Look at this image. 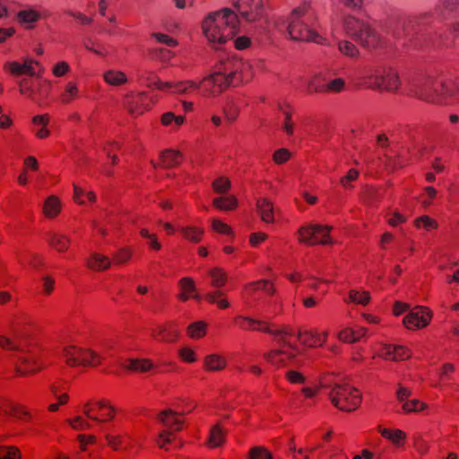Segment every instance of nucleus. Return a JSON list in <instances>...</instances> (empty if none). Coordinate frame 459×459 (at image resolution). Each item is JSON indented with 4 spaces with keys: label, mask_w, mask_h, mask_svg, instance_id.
<instances>
[{
    "label": "nucleus",
    "mask_w": 459,
    "mask_h": 459,
    "mask_svg": "<svg viewBox=\"0 0 459 459\" xmlns=\"http://www.w3.org/2000/svg\"><path fill=\"white\" fill-rule=\"evenodd\" d=\"M251 325H257L259 327H253L254 330H258L272 334L278 347L271 350L264 354V359L273 366L276 368L288 367L296 362L297 354L299 353V349L296 344L291 343L288 338L295 334L294 330L290 326H282L272 329L265 325V322L255 320L251 317H243Z\"/></svg>",
    "instance_id": "obj_1"
},
{
    "label": "nucleus",
    "mask_w": 459,
    "mask_h": 459,
    "mask_svg": "<svg viewBox=\"0 0 459 459\" xmlns=\"http://www.w3.org/2000/svg\"><path fill=\"white\" fill-rule=\"evenodd\" d=\"M313 19L314 13L310 4L304 2L292 10L289 18L277 19L275 26L280 30H286L292 40L323 44V38L308 25Z\"/></svg>",
    "instance_id": "obj_2"
},
{
    "label": "nucleus",
    "mask_w": 459,
    "mask_h": 459,
    "mask_svg": "<svg viewBox=\"0 0 459 459\" xmlns=\"http://www.w3.org/2000/svg\"><path fill=\"white\" fill-rule=\"evenodd\" d=\"M239 19L230 8L209 13L202 22V30L205 38L213 44H224L238 32Z\"/></svg>",
    "instance_id": "obj_3"
},
{
    "label": "nucleus",
    "mask_w": 459,
    "mask_h": 459,
    "mask_svg": "<svg viewBox=\"0 0 459 459\" xmlns=\"http://www.w3.org/2000/svg\"><path fill=\"white\" fill-rule=\"evenodd\" d=\"M457 87L453 82H446L434 74L426 75L419 85V96L427 100L434 102L440 98H448L455 94Z\"/></svg>",
    "instance_id": "obj_4"
},
{
    "label": "nucleus",
    "mask_w": 459,
    "mask_h": 459,
    "mask_svg": "<svg viewBox=\"0 0 459 459\" xmlns=\"http://www.w3.org/2000/svg\"><path fill=\"white\" fill-rule=\"evenodd\" d=\"M322 386L331 389L329 393L331 402L341 411H352L356 410L361 403V394L359 392L348 384H323Z\"/></svg>",
    "instance_id": "obj_5"
},
{
    "label": "nucleus",
    "mask_w": 459,
    "mask_h": 459,
    "mask_svg": "<svg viewBox=\"0 0 459 459\" xmlns=\"http://www.w3.org/2000/svg\"><path fill=\"white\" fill-rule=\"evenodd\" d=\"M363 79L369 87L388 91H397L401 84L398 72L393 67H368Z\"/></svg>",
    "instance_id": "obj_6"
},
{
    "label": "nucleus",
    "mask_w": 459,
    "mask_h": 459,
    "mask_svg": "<svg viewBox=\"0 0 459 459\" xmlns=\"http://www.w3.org/2000/svg\"><path fill=\"white\" fill-rule=\"evenodd\" d=\"M0 347L22 352L17 357L16 363V372L21 376L36 373L44 367L37 353L23 351L22 346L13 343L10 338L0 336Z\"/></svg>",
    "instance_id": "obj_7"
},
{
    "label": "nucleus",
    "mask_w": 459,
    "mask_h": 459,
    "mask_svg": "<svg viewBox=\"0 0 459 459\" xmlns=\"http://www.w3.org/2000/svg\"><path fill=\"white\" fill-rule=\"evenodd\" d=\"M346 32L366 48H374L378 39L375 30L368 23L355 17H348L344 22Z\"/></svg>",
    "instance_id": "obj_8"
},
{
    "label": "nucleus",
    "mask_w": 459,
    "mask_h": 459,
    "mask_svg": "<svg viewBox=\"0 0 459 459\" xmlns=\"http://www.w3.org/2000/svg\"><path fill=\"white\" fill-rule=\"evenodd\" d=\"M63 356L69 366H97L100 363V357L96 352L73 345L63 349Z\"/></svg>",
    "instance_id": "obj_9"
},
{
    "label": "nucleus",
    "mask_w": 459,
    "mask_h": 459,
    "mask_svg": "<svg viewBox=\"0 0 459 459\" xmlns=\"http://www.w3.org/2000/svg\"><path fill=\"white\" fill-rule=\"evenodd\" d=\"M332 228L319 224H310L299 230V241L307 245L332 243L330 231Z\"/></svg>",
    "instance_id": "obj_10"
},
{
    "label": "nucleus",
    "mask_w": 459,
    "mask_h": 459,
    "mask_svg": "<svg viewBox=\"0 0 459 459\" xmlns=\"http://www.w3.org/2000/svg\"><path fill=\"white\" fill-rule=\"evenodd\" d=\"M234 7L247 22L257 21L264 8L263 0H232Z\"/></svg>",
    "instance_id": "obj_11"
},
{
    "label": "nucleus",
    "mask_w": 459,
    "mask_h": 459,
    "mask_svg": "<svg viewBox=\"0 0 459 459\" xmlns=\"http://www.w3.org/2000/svg\"><path fill=\"white\" fill-rule=\"evenodd\" d=\"M244 65L236 59L221 61L214 72L218 76L225 78L226 86L233 85L237 74L242 71Z\"/></svg>",
    "instance_id": "obj_12"
},
{
    "label": "nucleus",
    "mask_w": 459,
    "mask_h": 459,
    "mask_svg": "<svg viewBox=\"0 0 459 459\" xmlns=\"http://www.w3.org/2000/svg\"><path fill=\"white\" fill-rule=\"evenodd\" d=\"M430 318V311L426 307H419L403 318V324L408 329L421 328L429 325Z\"/></svg>",
    "instance_id": "obj_13"
},
{
    "label": "nucleus",
    "mask_w": 459,
    "mask_h": 459,
    "mask_svg": "<svg viewBox=\"0 0 459 459\" xmlns=\"http://www.w3.org/2000/svg\"><path fill=\"white\" fill-rule=\"evenodd\" d=\"M225 78L218 76L215 73L204 77L200 83L203 85L204 91L207 95L216 96L226 88Z\"/></svg>",
    "instance_id": "obj_14"
},
{
    "label": "nucleus",
    "mask_w": 459,
    "mask_h": 459,
    "mask_svg": "<svg viewBox=\"0 0 459 459\" xmlns=\"http://www.w3.org/2000/svg\"><path fill=\"white\" fill-rule=\"evenodd\" d=\"M459 13V0H439L435 14L440 21H447Z\"/></svg>",
    "instance_id": "obj_15"
},
{
    "label": "nucleus",
    "mask_w": 459,
    "mask_h": 459,
    "mask_svg": "<svg viewBox=\"0 0 459 459\" xmlns=\"http://www.w3.org/2000/svg\"><path fill=\"white\" fill-rule=\"evenodd\" d=\"M301 343L308 347H316L322 345L327 337V333L322 334L313 331L299 332L297 334Z\"/></svg>",
    "instance_id": "obj_16"
},
{
    "label": "nucleus",
    "mask_w": 459,
    "mask_h": 459,
    "mask_svg": "<svg viewBox=\"0 0 459 459\" xmlns=\"http://www.w3.org/2000/svg\"><path fill=\"white\" fill-rule=\"evenodd\" d=\"M179 413L177 411L168 409L160 412L158 420L167 428L174 429L175 431L180 430V425L182 421L178 419Z\"/></svg>",
    "instance_id": "obj_17"
},
{
    "label": "nucleus",
    "mask_w": 459,
    "mask_h": 459,
    "mask_svg": "<svg viewBox=\"0 0 459 459\" xmlns=\"http://www.w3.org/2000/svg\"><path fill=\"white\" fill-rule=\"evenodd\" d=\"M160 158L161 160L160 166L169 169L178 166L181 162L183 155L178 151L167 149L160 152Z\"/></svg>",
    "instance_id": "obj_18"
},
{
    "label": "nucleus",
    "mask_w": 459,
    "mask_h": 459,
    "mask_svg": "<svg viewBox=\"0 0 459 459\" xmlns=\"http://www.w3.org/2000/svg\"><path fill=\"white\" fill-rule=\"evenodd\" d=\"M33 60L27 59L23 64H20L16 61L9 62L5 65V67L15 75L29 74L33 76L35 74L34 67L32 66Z\"/></svg>",
    "instance_id": "obj_19"
},
{
    "label": "nucleus",
    "mask_w": 459,
    "mask_h": 459,
    "mask_svg": "<svg viewBox=\"0 0 459 459\" xmlns=\"http://www.w3.org/2000/svg\"><path fill=\"white\" fill-rule=\"evenodd\" d=\"M178 335V331L172 325L169 327L159 326L157 330L152 332V336L162 342H174L177 340Z\"/></svg>",
    "instance_id": "obj_20"
},
{
    "label": "nucleus",
    "mask_w": 459,
    "mask_h": 459,
    "mask_svg": "<svg viewBox=\"0 0 459 459\" xmlns=\"http://www.w3.org/2000/svg\"><path fill=\"white\" fill-rule=\"evenodd\" d=\"M87 265L91 269L103 271V270H107L110 267L111 261L106 255H102L94 253L91 255V256L87 261Z\"/></svg>",
    "instance_id": "obj_21"
},
{
    "label": "nucleus",
    "mask_w": 459,
    "mask_h": 459,
    "mask_svg": "<svg viewBox=\"0 0 459 459\" xmlns=\"http://www.w3.org/2000/svg\"><path fill=\"white\" fill-rule=\"evenodd\" d=\"M226 360L218 354H210L204 358V368L209 371H219L226 367Z\"/></svg>",
    "instance_id": "obj_22"
},
{
    "label": "nucleus",
    "mask_w": 459,
    "mask_h": 459,
    "mask_svg": "<svg viewBox=\"0 0 459 459\" xmlns=\"http://www.w3.org/2000/svg\"><path fill=\"white\" fill-rule=\"evenodd\" d=\"M256 206L261 219L264 222L269 223L273 221V207L269 200L260 199L257 201Z\"/></svg>",
    "instance_id": "obj_23"
},
{
    "label": "nucleus",
    "mask_w": 459,
    "mask_h": 459,
    "mask_svg": "<svg viewBox=\"0 0 459 459\" xmlns=\"http://www.w3.org/2000/svg\"><path fill=\"white\" fill-rule=\"evenodd\" d=\"M345 84L344 79L335 78L322 85V87H316L315 91L338 93L345 89Z\"/></svg>",
    "instance_id": "obj_24"
},
{
    "label": "nucleus",
    "mask_w": 459,
    "mask_h": 459,
    "mask_svg": "<svg viewBox=\"0 0 459 459\" xmlns=\"http://www.w3.org/2000/svg\"><path fill=\"white\" fill-rule=\"evenodd\" d=\"M209 275L212 279V286L217 288L218 290L225 285L228 279L226 272L220 267H214L211 269L209 271Z\"/></svg>",
    "instance_id": "obj_25"
},
{
    "label": "nucleus",
    "mask_w": 459,
    "mask_h": 459,
    "mask_svg": "<svg viewBox=\"0 0 459 459\" xmlns=\"http://www.w3.org/2000/svg\"><path fill=\"white\" fill-rule=\"evenodd\" d=\"M49 244L58 250L59 252H64L67 250L70 239L67 236L59 233H53L48 238Z\"/></svg>",
    "instance_id": "obj_26"
},
{
    "label": "nucleus",
    "mask_w": 459,
    "mask_h": 459,
    "mask_svg": "<svg viewBox=\"0 0 459 459\" xmlns=\"http://www.w3.org/2000/svg\"><path fill=\"white\" fill-rule=\"evenodd\" d=\"M179 286L182 290V293L178 295V299L182 301H186L191 297V293L195 290V282L193 279L184 277L179 281Z\"/></svg>",
    "instance_id": "obj_27"
},
{
    "label": "nucleus",
    "mask_w": 459,
    "mask_h": 459,
    "mask_svg": "<svg viewBox=\"0 0 459 459\" xmlns=\"http://www.w3.org/2000/svg\"><path fill=\"white\" fill-rule=\"evenodd\" d=\"M223 291L221 290H216L212 292H208L205 294V299L212 304H216L220 308L225 309L230 307L229 301L223 298Z\"/></svg>",
    "instance_id": "obj_28"
},
{
    "label": "nucleus",
    "mask_w": 459,
    "mask_h": 459,
    "mask_svg": "<svg viewBox=\"0 0 459 459\" xmlns=\"http://www.w3.org/2000/svg\"><path fill=\"white\" fill-rule=\"evenodd\" d=\"M43 210L46 216L48 218L56 216L60 212V201L55 195L49 196L45 201Z\"/></svg>",
    "instance_id": "obj_29"
},
{
    "label": "nucleus",
    "mask_w": 459,
    "mask_h": 459,
    "mask_svg": "<svg viewBox=\"0 0 459 459\" xmlns=\"http://www.w3.org/2000/svg\"><path fill=\"white\" fill-rule=\"evenodd\" d=\"M35 126H39L35 129L36 135L39 138H45L49 134V131L46 128L48 123V117L47 115L35 116L32 119Z\"/></svg>",
    "instance_id": "obj_30"
},
{
    "label": "nucleus",
    "mask_w": 459,
    "mask_h": 459,
    "mask_svg": "<svg viewBox=\"0 0 459 459\" xmlns=\"http://www.w3.org/2000/svg\"><path fill=\"white\" fill-rule=\"evenodd\" d=\"M213 205L220 210L230 211L237 207L238 201L232 195L217 197L213 199Z\"/></svg>",
    "instance_id": "obj_31"
},
{
    "label": "nucleus",
    "mask_w": 459,
    "mask_h": 459,
    "mask_svg": "<svg viewBox=\"0 0 459 459\" xmlns=\"http://www.w3.org/2000/svg\"><path fill=\"white\" fill-rule=\"evenodd\" d=\"M104 80L110 85L117 86L126 82V76L120 71L109 70L104 74Z\"/></svg>",
    "instance_id": "obj_32"
},
{
    "label": "nucleus",
    "mask_w": 459,
    "mask_h": 459,
    "mask_svg": "<svg viewBox=\"0 0 459 459\" xmlns=\"http://www.w3.org/2000/svg\"><path fill=\"white\" fill-rule=\"evenodd\" d=\"M186 82H178L176 83L172 82H159L158 89L161 91H169L171 90L172 92L178 94H186Z\"/></svg>",
    "instance_id": "obj_33"
},
{
    "label": "nucleus",
    "mask_w": 459,
    "mask_h": 459,
    "mask_svg": "<svg viewBox=\"0 0 459 459\" xmlns=\"http://www.w3.org/2000/svg\"><path fill=\"white\" fill-rule=\"evenodd\" d=\"M225 432L220 424H216L211 429L209 436V443L213 446H220L224 442Z\"/></svg>",
    "instance_id": "obj_34"
},
{
    "label": "nucleus",
    "mask_w": 459,
    "mask_h": 459,
    "mask_svg": "<svg viewBox=\"0 0 459 459\" xmlns=\"http://www.w3.org/2000/svg\"><path fill=\"white\" fill-rule=\"evenodd\" d=\"M370 300V295L368 291L359 292L356 290H351L349 292L348 299H345L346 302H352L355 304L367 305Z\"/></svg>",
    "instance_id": "obj_35"
},
{
    "label": "nucleus",
    "mask_w": 459,
    "mask_h": 459,
    "mask_svg": "<svg viewBox=\"0 0 459 459\" xmlns=\"http://www.w3.org/2000/svg\"><path fill=\"white\" fill-rule=\"evenodd\" d=\"M21 23H33L39 19V13L32 9L20 11L17 14Z\"/></svg>",
    "instance_id": "obj_36"
},
{
    "label": "nucleus",
    "mask_w": 459,
    "mask_h": 459,
    "mask_svg": "<svg viewBox=\"0 0 459 459\" xmlns=\"http://www.w3.org/2000/svg\"><path fill=\"white\" fill-rule=\"evenodd\" d=\"M183 237L193 242H199L203 235V230L194 227H183L180 229Z\"/></svg>",
    "instance_id": "obj_37"
},
{
    "label": "nucleus",
    "mask_w": 459,
    "mask_h": 459,
    "mask_svg": "<svg viewBox=\"0 0 459 459\" xmlns=\"http://www.w3.org/2000/svg\"><path fill=\"white\" fill-rule=\"evenodd\" d=\"M126 368L134 371L145 372L152 368V364L147 359H130Z\"/></svg>",
    "instance_id": "obj_38"
},
{
    "label": "nucleus",
    "mask_w": 459,
    "mask_h": 459,
    "mask_svg": "<svg viewBox=\"0 0 459 459\" xmlns=\"http://www.w3.org/2000/svg\"><path fill=\"white\" fill-rule=\"evenodd\" d=\"M338 48L341 53L351 57H355L359 55L357 47L348 40L339 41Z\"/></svg>",
    "instance_id": "obj_39"
},
{
    "label": "nucleus",
    "mask_w": 459,
    "mask_h": 459,
    "mask_svg": "<svg viewBox=\"0 0 459 459\" xmlns=\"http://www.w3.org/2000/svg\"><path fill=\"white\" fill-rule=\"evenodd\" d=\"M22 454L16 446H0V459H21Z\"/></svg>",
    "instance_id": "obj_40"
},
{
    "label": "nucleus",
    "mask_w": 459,
    "mask_h": 459,
    "mask_svg": "<svg viewBox=\"0 0 459 459\" xmlns=\"http://www.w3.org/2000/svg\"><path fill=\"white\" fill-rule=\"evenodd\" d=\"M427 408V404L419 400L406 401L403 404V409L406 412H418Z\"/></svg>",
    "instance_id": "obj_41"
},
{
    "label": "nucleus",
    "mask_w": 459,
    "mask_h": 459,
    "mask_svg": "<svg viewBox=\"0 0 459 459\" xmlns=\"http://www.w3.org/2000/svg\"><path fill=\"white\" fill-rule=\"evenodd\" d=\"M187 331L192 338H200L205 334V324L202 321L195 322L188 326Z\"/></svg>",
    "instance_id": "obj_42"
},
{
    "label": "nucleus",
    "mask_w": 459,
    "mask_h": 459,
    "mask_svg": "<svg viewBox=\"0 0 459 459\" xmlns=\"http://www.w3.org/2000/svg\"><path fill=\"white\" fill-rule=\"evenodd\" d=\"M249 459H273V455L264 447L255 446L249 451Z\"/></svg>",
    "instance_id": "obj_43"
},
{
    "label": "nucleus",
    "mask_w": 459,
    "mask_h": 459,
    "mask_svg": "<svg viewBox=\"0 0 459 459\" xmlns=\"http://www.w3.org/2000/svg\"><path fill=\"white\" fill-rule=\"evenodd\" d=\"M212 187L218 194H225L230 188V181L227 178L221 177L213 181Z\"/></svg>",
    "instance_id": "obj_44"
},
{
    "label": "nucleus",
    "mask_w": 459,
    "mask_h": 459,
    "mask_svg": "<svg viewBox=\"0 0 459 459\" xmlns=\"http://www.w3.org/2000/svg\"><path fill=\"white\" fill-rule=\"evenodd\" d=\"M415 225L418 228L423 227L425 230H430L437 227V222L427 215H422L415 220Z\"/></svg>",
    "instance_id": "obj_45"
},
{
    "label": "nucleus",
    "mask_w": 459,
    "mask_h": 459,
    "mask_svg": "<svg viewBox=\"0 0 459 459\" xmlns=\"http://www.w3.org/2000/svg\"><path fill=\"white\" fill-rule=\"evenodd\" d=\"M184 120L185 117L183 116H175L172 112H167L161 117L164 126H170L174 122L176 126H179L184 123Z\"/></svg>",
    "instance_id": "obj_46"
},
{
    "label": "nucleus",
    "mask_w": 459,
    "mask_h": 459,
    "mask_svg": "<svg viewBox=\"0 0 459 459\" xmlns=\"http://www.w3.org/2000/svg\"><path fill=\"white\" fill-rule=\"evenodd\" d=\"M78 89L74 82H69L65 90L64 94L61 97V100L65 103H69L72 101L74 98L77 96Z\"/></svg>",
    "instance_id": "obj_47"
},
{
    "label": "nucleus",
    "mask_w": 459,
    "mask_h": 459,
    "mask_svg": "<svg viewBox=\"0 0 459 459\" xmlns=\"http://www.w3.org/2000/svg\"><path fill=\"white\" fill-rule=\"evenodd\" d=\"M339 339L346 342H355L360 339V335H357L354 330L345 329L339 333Z\"/></svg>",
    "instance_id": "obj_48"
},
{
    "label": "nucleus",
    "mask_w": 459,
    "mask_h": 459,
    "mask_svg": "<svg viewBox=\"0 0 459 459\" xmlns=\"http://www.w3.org/2000/svg\"><path fill=\"white\" fill-rule=\"evenodd\" d=\"M71 427L77 430L89 429L91 425L80 416L75 417L74 420H68Z\"/></svg>",
    "instance_id": "obj_49"
},
{
    "label": "nucleus",
    "mask_w": 459,
    "mask_h": 459,
    "mask_svg": "<svg viewBox=\"0 0 459 459\" xmlns=\"http://www.w3.org/2000/svg\"><path fill=\"white\" fill-rule=\"evenodd\" d=\"M400 350H403V346L401 345L385 344L383 347L382 351L379 355L385 359H392V357L394 355V352Z\"/></svg>",
    "instance_id": "obj_50"
},
{
    "label": "nucleus",
    "mask_w": 459,
    "mask_h": 459,
    "mask_svg": "<svg viewBox=\"0 0 459 459\" xmlns=\"http://www.w3.org/2000/svg\"><path fill=\"white\" fill-rule=\"evenodd\" d=\"M131 251L127 248H121L114 255L115 263L122 264L126 263L131 257Z\"/></svg>",
    "instance_id": "obj_51"
},
{
    "label": "nucleus",
    "mask_w": 459,
    "mask_h": 459,
    "mask_svg": "<svg viewBox=\"0 0 459 459\" xmlns=\"http://www.w3.org/2000/svg\"><path fill=\"white\" fill-rule=\"evenodd\" d=\"M279 108H280V110L282 111V113L284 115V124L282 126L283 130L285 131V133L287 134H293V125L290 123L291 113L285 110L281 104L279 105Z\"/></svg>",
    "instance_id": "obj_52"
},
{
    "label": "nucleus",
    "mask_w": 459,
    "mask_h": 459,
    "mask_svg": "<svg viewBox=\"0 0 459 459\" xmlns=\"http://www.w3.org/2000/svg\"><path fill=\"white\" fill-rule=\"evenodd\" d=\"M139 77L143 82H148L149 87L154 85L156 88H158V84L160 82V80L157 79L153 73L151 71H143Z\"/></svg>",
    "instance_id": "obj_53"
},
{
    "label": "nucleus",
    "mask_w": 459,
    "mask_h": 459,
    "mask_svg": "<svg viewBox=\"0 0 459 459\" xmlns=\"http://www.w3.org/2000/svg\"><path fill=\"white\" fill-rule=\"evenodd\" d=\"M290 152L287 149L281 148V149L277 150L273 153V159L275 163L282 164L285 161H287L290 159Z\"/></svg>",
    "instance_id": "obj_54"
},
{
    "label": "nucleus",
    "mask_w": 459,
    "mask_h": 459,
    "mask_svg": "<svg viewBox=\"0 0 459 459\" xmlns=\"http://www.w3.org/2000/svg\"><path fill=\"white\" fill-rule=\"evenodd\" d=\"M285 375L287 379L292 384H302L305 381L304 376L296 370H289Z\"/></svg>",
    "instance_id": "obj_55"
},
{
    "label": "nucleus",
    "mask_w": 459,
    "mask_h": 459,
    "mask_svg": "<svg viewBox=\"0 0 459 459\" xmlns=\"http://www.w3.org/2000/svg\"><path fill=\"white\" fill-rule=\"evenodd\" d=\"M20 91L22 94L27 95L29 98L35 100V91L32 86L28 83L26 79L20 81Z\"/></svg>",
    "instance_id": "obj_56"
},
{
    "label": "nucleus",
    "mask_w": 459,
    "mask_h": 459,
    "mask_svg": "<svg viewBox=\"0 0 459 459\" xmlns=\"http://www.w3.org/2000/svg\"><path fill=\"white\" fill-rule=\"evenodd\" d=\"M359 176V171L352 169H350L348 174L342 178L340 182L341 184L342 185V186H344L345 188H349V187H351V182L355 180Z\"/></svg>",
    "instance_id": "obj_57"
},
{
    "label": "nucleus",
    "mask_w": 459,
    "mask_h": 459,
    "mask_svg": "<svg viewBox=\"0 0 459 459\" xmlns=\"http://www.w3.org/2000/svg\"><path fill=\"white\" fill-rule=\"evenodd\" d=\"M160 43H163L169 47H174L177 45V41L169 36L159 32H153L152 34Z\"/></svg>",
    "instance_id": "obj_58"
},
{
    "label": "nucleus",
    "mask_w": 459,
    "mask_h": 459,
    "mask_svg": "<svg viewBox=\"0 0 459 459\" xmlns=\"http://www.w3.org/2000/svg\"><path fill=\"white\" fill-rule=\"evenodd\" d=\"M212 229L221 234L230 235L232 233L231 229L219 220L212 221Z\"/></svg>",
    "instance_id": "obj_59"
},
{
    "label": "nucleus",
    "mask_w": 459,
    "mask_h": 459,
    "mask_svg": "<svg viewBox=\"0 0 459 459\" xmlns=\"http://www.w3.org/2000/svg\"><path fill=\"white\" fill-rule=\"evenodd\" d=\"M172 432L170 430H162L159 434V437L157 443L160 448H163L166 444L171 443L172 439L170 437Z\"/></svg>",
    "instance_id": "obj_60"
},
{
    "label": "nucleus",
    "mask_w": 459,
    "mask_h": 459,
    "mask_svg": "<svg viewBox=\"0 0 459 459\" xmlns=\"http://www.w3.org/2000/svg\"><path fill=\"white\" fill-rule=\"evenodd\" d=\"M69 70V65L66 63V62H59L57 63L54 69H53V73L56 76H63L65 75Z\"/></svg>",
    "instance_id": "obj_61"
},
{
    "label": "nucleus",
    "mask_w": 459,
    "mask_h": 459,
    "mask_svg": "<svg viewBox=\"0 0 459 459\" xmlns=\"http://www.w3.org/2000/svg\"><path fill=\"white\" fill-rule=\"evenodd\" d=\"M66 13L69 14L70 16L77 19L82 24L86 25V24H91L92 22V19L91 18L85 16L82 13L67 11Z\"/></svg>",
    "instance_id": "obj_62"
},
{
    "label": "nucleus",
    "mask_w": 459,
    "mask_h": 459,
    "mask_svg": "<svg viewBox=\"0 0 459 459\" xmlns=\"http://www.w3.org/2000/svg\"><path fill=\"white\" fill-rule=\"evenodd\" d=\"M238 112V108L232 102L229 103V106L227 108H224V113L228 119L230 121L236 119Z\"/></svg>",
    "instance_id": "obj_63"
},
{
    "label": "nucleus",
    "mask_w": 459,
    "mask_h": 459,
    "mask_svg": "<svg viewBox=\"0 0 459 459\" xmlns=\"http://www.w3.org/2000/svg\"><path fill=\"white\" fill-rule=\"evenodd\" d=\"M179 355L185 361L194 362L195 360V356L194 351L188 348H183L179 351Z\"/></svg>",
    "instance_id": "obj_64"
}]
</instances>
